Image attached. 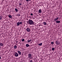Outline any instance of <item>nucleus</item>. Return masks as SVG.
<instances>
[{
	"mask_svg": "<svg viewBox=\"0 0 62 62\" xmlns=\"http://www.w3.org/2000/svg\"><path fill=\"white\" fill-rule=\"evenodd\" d=\"M54 43L53 42H51V44H54Z\"/></svg>",
	"mask_w": 62,
	"mask_h": 62,
	"instance_id": "nucleus-24",
	"label": "nucleus"
},
{
	"mask_svg": "<svg viewBox=\"0 0 62 62\" xmlns=\"http://www.w3.org/2000/svg\"><path fill=\"white\" fill-rule=\"evenodd\" d=\"M52 51H54V48L53 47L52 48Z\"/></svg>",
	"mask_w": 62,
	"mask_h": 62,
	"instance_id": "nucleus-20",
	"label": "nucleus"
},
{
	"mask_svg": "<svg viewBox=\"0 0 62 62\" xmlns=\"http://www.w3.org/2000/svg\"><path fill=\"white\" fill-rule=\"evenodd\" d=\"M31 0H26V2H28L29 1H30Z\"/></svg>",
	"mask_w": 62,
	"mask_h": 62,
	"instance_id": "nucleus-22",
	"label": "nucleus"
},
{
	"mask_svg": "<svg viewBox=\"0 0 62 62\" xmlns=\"http://www.w3.org/2000/svg\"><path fill=\"white\" fill-rule=\"evenodd\" d=\"M26 47H29V46H30L28 44H26Z\"/></svg>",
	"mask_w": 62,
	"mask_h": 62,
	"instance_id": "nucleus-12",
	"label": "nucleus"
},
{
	"mask_svg": "<svg viewBox=\"0 0 62 62\" xmlns=\"http://www.w3.org/2000/svg\"><path fill=\"white\" fill-rule=\"evenodd\" d=\"M14 48L15 49H16V48H17V46H14Z\"/></svg>",
	"mask_w": 62,
	"mask_h": 62,
	"instance_id": "nucleus-19",
	"label": "nucleus"
},
{
	"mask_svg": "<svg viewBox=\"0 0 62 62\" xmlns=\"http://www.w3.org/2000/svg\"><path fill=\"white\" fill-rule=\"evenodd\" d=\"M1 57H0V59H1Z\"/></svg>",
	"mask_w": 62,
	"mask_h": 62,
	"instance_id": "nucleus-32",
	"label": "nucleus"
},
{
	"mask_svg": "<svg viewBox=\"0 0 62 62\" xmlns=\"http://www.w3.org/2000/svg\"><path fill=\"white\" fill-rule=\"evenodd\" d=\"M26 30L27 32H30V29L29 28H27Z\"/></svg>",
	"mask_w": 62,
	"mask_h": 62,
	"instance_id": "nucleus-6",
	"label": "nucleus"
},
{
	"mask_svg": "<svg viewBox=\"0 0 62 62\" xmlns=\"http://www.w3.org/2000/svg\"><path fill=\"white\" fill-rule=\"evenodd\" d=\"M42 26V25H39V26Z\"/></svg>",
	"mask_w": 62,
	"mask_h": 62,
	"instance_id": "nucleus-28",
	"label": "nucleus"
},
{
	"mask_svg": "<svg viewBox=\"0 0 62 62\" xmlns=\"http://www.w3.org/2000/svg\"><path fill=\"white\" fill-rule=\"evenodd\" d=\"M8 16V17H9V18H12V16L10 15H9Z\"/></svg>",
	"mask_w": 62,
	"mask_h": 62,
	"instance_id": "nucleus-13",
	"label": "nucleus"
},
{
	"mask_svg": "<svg viewBox=\"0 0 62 62\" xmlns=\"http://www.w3.org/2000/svg\"><path fill=\"white\" fill-rule=\"evenodd\" d=\"M15 10L16 12H18V9L16 8L15 9Z\"/></svg>",
	"mask_w": 62,
	"mask_h": 62,
	"instance_id": "nucleus-10",
	"label": "nucleus"
},
{
	"mask_svg": "<svg viewBox=\"0 0 62 62\" xmlns=\"http://www.w3.org/2000/svg\"><path fill=\"white\" fill-rule=\"evenodd\" d=\"M20 22H19L17 23V26H19L20 25Z\"/></svg>",
	"mask_w": 62,
	"mask_h": 62,
	"instance_id": "nucleus-9",
	"label": "nucleus"
},
{
	"mask_svg": "<svg viewBox=\"0 0 62 62\" xmlns=\"http://www.w3.org/2000/svg\"><path fill=\"white\" fill-rule=\"evenodd\" d=\"M31 16H32V15H33V14H32V13H31Z\"/></svg>",
	"mask_w": 62,
	"mask_h": 62,
	"instance_id": "nucleus-29",
	"label": "nucleus"
},
{
	"mask_svg": "<svg viewBox=\"0 0 62 62\" xmlns=\"http://www.w3.org/2000/svg\"><path fill=\"white\" fill-rule=\"evenodd\" d=\"M15 56L16 57H18L19 56V54L16 52H15Z\"/></svg>",
	"mask_w": 62,
	"mask_h": 62,
	"instance_id": "nucleus-3",
	"label": "nucleus"
},
{
	"mask_svg": "<svg viewBox=\"0 0 62 62\" xmlns=\"http://www.w3.org/2000/svg\"><path fill=\"white\" fill-rule=\"evenodd\" d=\"M30 62H33V60H30Z\"/></svg>",
	"mask_w": 62,
	"mask_h": 62,
	"instance_id": "nucleus-25",
	"label": "nucleus"
},
{
	"mask_svg": "<svg viewBox=\"0 0 62 62\" xmlns=\"http://www.w3.org/2000/svg\"><path fill=\"white\" fill-rule=\"evenodd\" d=\"M39 13H41V9L39 10Z\"/></svg>",
	"mask_w": 62,
	"mask_h": 62,
	"instance_id": "nucleus-15",
	"label": "nucleus"
},
{
	"mask_svg": "<svg viewBox=\"0 0 62 62\" xmlns=\"http://www.w3.org/2000/svg\"><path fill=\"white\" fill-rule=\"evenodd\" d=\"M1 46H0V48H1Z\"/></svg>",
	"mask_w": 62,
	"mask_h": 62,
	"instance_id": "nucleus-33",
	"label": "nucleus"
},
{
	"mask_svg": "<svg viewBox=\"0 0 62 62\" xmlns=\"http://www.w3.org/2000/svg\"><path fill=\"white\" fill-rule=\"evenodd\" d=\"M2 17L1 16L0 17V20H2Z\"/></svg>",
	"mask_w": 62,
	"mask_h": 62,
	"instance_id": "nucleus-26",
	"label": "nucleus"
},
{
	"mask_svg": "<svg viewBox=\"0 0 62 62\" xmlns=\"http://www.w3.org/2000/svg\"><path fill=\"white\" fill-rule=\"evenodd\" d=\"M44 24V25H46V22H44V23H43Z\"/></svg>",
	"mask_w": 62,
	"mask_h": 62,
	"instance_id": "nucleus-17",
	"label": "nucleus"
},
{
	"mask_svg": "<svg viewBox=\"0 0 62 62\" xmlns=\"http://www.w3.org/2000/svg\"><path fill=\"white\" fill-rule=\"evenodd\" d=\"M28 58L29 59H31L32 58H33V57H32V55L30 53L28 54Z\"/></svg>",
	"mask_w": 62,
	"mask_h": 62,
	"instance_id": "nucleus-2",
	"label": "nucleus"
},
{
	"mask_svg": "<svg viewBox=\"0 0 62 62\" xmlns=\"http://www.w3.org/2000/svg\"><path fill=\"white\" fill-rule=\"evenodd\" d=\"M17 53H18L19 55H21V52L20 51H18Z\"/></svg>",
	"mask_w": 62,
	"mask_h": 62,
	"instance_id": "nucleus-7",
	"label": "nucleus"
},
{
	"mask_svg": "<svg viewBox=\"0 0 62 62\" xmlns=\"http://www.w3.org/2000/svg\"><path fill=\"white\" fill-rule=\"evenodd\" d=\"M42 43H41L40 44H38V45L39 46H41V45H42Z\"/></svg>",
	"mask_w": 62,
	"mask_h": 62,
	"instance_id": "nucleus-11",
	"label": "nucleus"
},
{
	"mask_svg": "<svg viewBox=\"0 0 62 62\" xmlns=\"http://www.w3.org/2000/svg\"><path fill=\"white\" fill-rule=\"evenodd\" d=\"M18 14V16H20V14Z\"/></svg>",
	"mask_w": 62,
	"mask_h": 62,
	"instance_id": "nucleus-27",
	"label": "nucleus"
},
{
	"mask_svg": "<svg viewBox=\"0 0 62 62\" xmlns=\"http://www.w3.org/2000/svg\"><path fill=\"white\" fill-rule=\"evenodd\" d=\"M59 19V18L58 17H56V18H55L54 19V20L55 22V21H58V19Z\"/></svg>",
	"mask_w": 62,
	"mask_h": 62,
	"instance_id": "nucleus-4",
	"label": "nucleus"
},
{
	"mask_svg": "<svg viewBox=\"0 0 62 62\" xmlns=\"http://www.w3.org/2000/svg\"><path fill=\"white\" fill-rule=\"evenodd\" d=\"M31 39L29 40H28V42H31Z\"/></svg>",
	"mask_w": 62,
	"mask_h": 62,
	"instance_id": "nucleus-16",
	"label": "nucleus"
},
{
	"mask_svg": "<svg viewBox=\"0 0 62 62\" xmlns=\"http://www.w3.org/2000/svg\"><path fill=\"white\" fill-rule=\"evenodd\" d=\"M24 41V39H22V41Z\"/></svg>",
	"mask_w": 62,
	"mask_h": 62,
	"instance_id": "nucleus-23",
	"label": "nucleus"
},
{
	"mask_svg": "<svg viewBox=\"0 0 62 62\" xmlns=\"http://www.w3.org/2000/svg\"><path fill=\"white\" fill-rule=\"evenodd\" d=\"M16 43H18V41H16Z\"/></svg>",
	"mask_w": 62,
	"mask_h": 62,
	"instance_id": "nucleus-30",
	"label": "nucleus"
},
{
	"mask_svg": "<svg viewBox=\"0 0 62 62\" xmlns=\"http://www.w3.org/2000/svg\"><path fill=\"white\" fill-rule=\"evenodd\" d=\"M60 43V42H59V41H56V45H59Z\"/></svg>",
	"mask_w": 62,
	"mask_h": 62,
	"instance_id": "nucleus-5",
	"label": "nucleus"
},
{
	"mask_svg": "<svg viewBox=\"0 0 62 62\" xmlns=\"http://www.w3.org/2000/svg\"><path fill=\"white\" fill-rule=\"evenodd\" d=\"M19 24H23V23H22V22H19Z\"/></svg>",
	"mask_w": 62,
	"mask_h": 62,
	"instance_id": "nucleus-18",
	"label": "nucleus"
},
{
	"mask_svg": "<svg viewBox=\"0 0 62 62\" xmlns=\"http://www.w3.org/2000/svg\"><path fill=\"white\" fill-rule=\"evenodd\" d=\"M19 6H22V3H21V2H20V3H19Z\"/></svg>",
	"mask_w": 62,
	"mask_h": 62,
	"instance_id": "nucleus-21",
	"label": "nucleus"
},
{
	"mask_svg": "<svg viewBox=\"0 0 62 62\" xmlns=\"http://www.w3.org/2000/svg\"><path fill=\"white\" fill-rule=\"evenodd\" d=\"M27 23L30 25H34L35 23L32 20L29 19L28 21L27 22Z\"/></svg>",
	"mask_w": 62,
	"mask_h": 62,
	"instance_id": "nucleus-1",
	"label": "nucleus"
},
{
	"mask_svg": "<svg viewBox=\"0 0 62 62\" xmlns=\"http://www.w3.org/2000/svg\"><path fill=\"white\" fill-rule=\"evenodd\" d=\"M56 23H60V21H57L56 22Z\"/></svg>",
	"mask_w": 62,
	"mask_h": 62,
	"instance_id": "nucleus-8",
	"label": "nucleus"
},
{
	"mask_svg": "<svg viewBox=\"0 0 62 62\" xmlns=\"http://www.w3.org/2000/svg\"><path fill=\"white\" fill-rule=\"evenodd\" d=\"M17 16H18V14H17Z\"/></svg>",
	"mask_w": 62,
	"mask_h": 62,
	"instance_id": "nucleus-31",
	"label": "nucleus"
},
{
	"mask_svg": "<svg viewBox=\"0 0 62 62\" xmlns=\"http://www.w3.org/2000/svg\"><path fill=\"white\" fill-rule=\"evenodd\" d=\"M0 46H3V44L2 43H0Z\"/></svg>",
	"mask_w": 62,
	"mask_h": 62,
	"instance_id": "nucleus-14",
	"label": "nucleus"
}]
</instances>
